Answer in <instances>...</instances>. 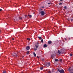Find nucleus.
<instances>
[{"instance_id":"1","label":"nucleus","mask_w":73,"mask_h":73,"mask_svg":"<svg viewBox=\"0 0 73 73\" xmlns=\"http://www.w3.org/2000/svg\"><path fill=\"white\" fill-rule=\"evenodd\" d=\"M57 70L60 73H65V72H64V70L62 69H61V70L58 69Z\"/></svg>"},{"instance_id":"2","label":"nucleus","mask_w":73,"mask_h":73,"mask_svg":"<svg viewBox=\"0 0 73 73\" xmlns=\"http://www.w3.org/2000/svg\"><path fill=\"white\" fill-rule=\"evenodd\" d=\"M42 16H44L45 15V13H44V11H41L40 12Z\"/></svg>"},{"instance_id":"3","label":"nucleus","mask_w":73,"mask_h":73,"mask_svg":"<svg viewBox=\"0 0 73 73\" xmlns=\"http://www.w3.org/2000/svg\"><path fill=\"white\" fill-rule=\"evenodd\" d=\"M61 53L63 54L64 53V52H65V50L64 49H62L61 50Z\"/></svg>"},{"instance_id":"4","label":"nucleus","mask_w":73,"mask_h":73,"mask_svg":"<svg viewBox=\"0 0 73 73\" xmlns=\"http://www.w3.org/2000/svg\"><path fill=\"white\" fill-rule=\"evenodd\" d=\"M50 64V62H48V63L46 64V66L47 67H48V66H49Z\"/></svg>"},{"instance_id":"5","label":"nucleus","mask_w":73,"mask_h":73,"mask_svg":"<svg viewBox=\"0 0 73 73\" xmlns=\"http://www.w3.org/2000/svg\"><path fill=\"white\" fill-rule=\"evenodd\" d=\"M38 44H39L37 42L36 43V44L35 45V47H36V48H38Z\"/></svg>"},{"instance_id":"6","label":"nucleus","mask_w":73,"mask_h":73,"mask_svg":"<svg viewBox=\"0 0 73 73\" xmlns=\"http://www.w3.org/2000/svg\"><path fill=\"white\" fill-rule=\"evenodd\" d=\"M30 49V47L29 46H27L26 47V49L27 50H29Z\"/></svg>"},{"instance_id":"7","label":"nucleus","mask_w":73,"mask_h":73,"mask_svg":"<svg viewBox=\"0 0 73 73\" xmlns=\"http://www.w3.org/2000/svg\"><path fill=\"white\" fill-rule=\"evenodd\" d=\"M48 43L49 44H52V41H49L48 42Z\"/></svg>"},{"instance_id":"8","label":"nucleus","mask_w":73,"mask_h":73,"mask_svg":"<svg viewBox=\"0 0 73 73\" xmlns=\"http://www.w3.org/2000/svg\"><path fill=\"white\" fill-rule=\"evenodd\" d=\"M44 48H46L47 46V45L46 44H44L43 45Z\"/></svg>"},{"instance_id":"9","label":"nucleus","mask_w":73,"mask_h":73,"mask_svg":"<svg viewBox=\"0 0 73 73\" xmlns=\"http://www.w3.org/2000/svg\"><path fill=\"white\" fill-rule=\"evenodd\" d=\"M13 55V56H15V57H17V54L16 53L14 54Z\"/></svg>"},{"instance_id":"10","label":"nucleus","mask_w":73,"mask_h":73,"mask_svg":"<svg viewBox=\"0 0 73 73\" xmlns=\"http://www.w3.org/2000/svg\"><path fill=\"white\" fill-rule=\"evenodd\" d=\"M58 53H59V54H60V53H61V52L59 50H58Z\"/></svg>"},{"instance_id":"11","label":"nucleus","mask_w":73,"mask_h":73,"mask_svg":"<svg viewBox=\"0 0 73 73\" xmlns=\"http://www.w3.org/2000/svg\"><path fill=\"white\" fill-rule=\"evenodd\" d=\"M33 54L35 57H36V53H35V52H33Z\"/></svg>"},{"instance_id":"12","label":"nucleus","mask_w":73,"mask_h":73,"mask_svg":"<svg viewBox=\"0 0 73 73\" xmlns=\"http://www.w3.org/2000/svg\"><path fill=\"white\" fill-rule=\"evenodd\" d=\"M40 70H42L44 69L43 67H41L40 68Z\"/></svg>"},{"instance_id":"13","label":"nucleus","mask_w":73,"mask_h":73,"mask_svg":"<svg viewBox=\"0 0 73 73\" xmlns=\"http://www.w3.org/2000/svg\"><path fill=\"white\" fill-rule=\"evenodd\" d=\"M38 38H39L40 40H41V39H42V38H41L40 36H38Z\"/></svg>"},{"instance_id":"14","label":"nucleus","mask_w":73,"mask_h":73,"mask_svg":"<svg viewBox=\"0 0 73 73\" xmlns=\"http://www.w3.org/2000/svg\"><path fill=\"white\" fill-rule=\"evenodd\" d=\"M19 20H22V19H23V18L21 17H19Z\"/></svg>"},{"instance_id":"15","label":"nucleus","mask_w":73,"mask_h":73,"mask_svg":"<svg viewBox=\"0 0 73 73\" xmlns=\"http://www.w3.org/2000/svg\"><path fill=\"white\" fill-rule=\"evenodd\" d=\"M28 16H29V17H32V16L31 15H28Z\"/></svg>"},{"instance_id":"16","label":"nucleus","mask_w":73,"mask_h":73,"mask_svg":"<svg viewBox=\"0 0 73 73\" xmlns=\"http://www.w3.org/2000/svg\"><path fill=\"white\" fill-rule=\"evenodd\" d=\"M3 73H7L6 71H3Z\"/></svg>"},{"instance_id":"17","label":"nucleus","mask_w":73,"mask_h":73,"mask_svg":"<svg viewBox=\"0 0 73 73\" xmlns=\"http://www.w3.org/2000/svg\"><path fill=\"white\" fill-rule=\"evenodd\" d=\"M58 61V60L57 59H55V61H56V62H57V61Z\"/></svg>"},{"instance_id":"18","label":"nucleus","mask_w":73,"mask_h":73,"mask_svg":"<svg viewBox=\"0 0 73 73\" xmlns=\"http://www.w3.org/2000/svg\"><path fill=\"white\" fill-rule=\"evenodd\" d=\"M29 51H27V54H29Z\"/></svg>"},{"instance_id":"19","label":"nucleus","mask_w":73,"mask_h":73,"mask_svg":"<svg viewBox=\"0 0 73 73\" xmlns=\"http://www.w3.org/2000/svg\"><path fill=\"white\" fill-rule=\"evenodd\" d=\"M64 8L65 9H67V7H66V6H64Z\"/></svg>"},{"instance_id":"20","label":"nucleus","mask_w":73,"mask_h":73,"mask_svg":"<svg viewBox=\"0 0 73 73\" xmlns=\"http://www.w3.org/2000/svg\"><path fill=\"white\" fill-rule=\"evenodd\" d=\"M59 5H62V3H59Z\"/></svg>"},{"instance_id":"21","label":"nucleus","mask_w":73,"mask_h":73,"mask_svg":"<svg viewBox=\"0 0 73 73\" xmlns=\"http://www.w3.org/2000/svg\"><path fill=\"white\" fill-rule=\"evenodd\" d=\"M37 48H34V50H35V51H36V50H37Z\"/></svg>"},{"instance_id":"22","label":"nucleus","mask_w":73,"mask_h":73,"mask_svg":"<svg viewBox=\"0 0 73 73\" xmlns=\"http://www.w3.org/2000/svg\"><path fill=\"white\" fill-rule=\"evenodd\" d=\"M41 42H43V39L41 40Z\"/></svg>"},{"instance_id":"23","label":"nucleus","mask_w":73,"mask_h":73,"mask_svg":"<svg viewBox=\"0 0 73 73\" xmlns=\"http://www.w3.org/2000/svg\"><path fill=\"white\" fill-rule=\"evenodd\" d=\"M27 40H31V39H30V38H27Z\"/></svg>"},{"instance_id":"24","label":"nucleus","mask_w":73,"mask_h":73,"mask_svg":"<svg viewBox=\"0 0 73 73\" xmlns=\"http://www.w3.org/2000/svg\"><path fill=\"white\" fill-rule=\"evenodd\" d=\"M72 55H73L72 54H70V56H72Z\"/></svg>"},{"instance_id":"25","label":"nucleus","mask_w":73,"mask_h":73,"mask_svg":"<svg viewBox=\"0 0 73 73\" xmlns=\"http://www.w3.org/2000/svg\"><path fill=\"white\" fill-rule=\"evenodd\" d=\"M48 73H50V71H48Z\"/></svg>"},{"instance_id":"26","label":"nucleus","mask_w":73,"mask_h":73,"mask_svg":"<svg viewBox=\"0 0 73 73\" xmlns=\"http://www.w3.org/2000/svg\"><path fill=\"white\" fill-rule=\"evenodd\" d=\"M51 57H52V58L54 57L53 56V55H52L51 56Z\"/></svg>"},{"instance_id":"27","label":"nucleus","mask_w":73,"mask_h":73,"mask_svg":"<svg viewBox=\"0 0 73 73\" xmlns=\"http://www.w3.org/2000/svg\"><path fill=\"white\" fill-rule=\"evenodd\" d=\"M65 40H66H66H67V39L66 38H65Z\"/></svg>"},{"instance_id":"28","label":"nucleus","mask_w":73,"mask_h":73,"mask_svg":"<svg viewBox=\"0 0 73 73\" xmlns=\"http://www.w3.org/2000/svg\"><path fill=\"white\" fill-rule=\"evenodd\" d=\"M42 8H44V7H42Z\"/></svg>"},{"instance_id":"29","label":"nucleus","mask_w":73,"mask_h":73,"mask_svg":"<svg viewBox=\"0 0 73 73\" xmlns=\"http://www.w3.org/2000/svg\"><path fill=\"white\" fill-rule=\"evenodd\" d=\"M71 21H73V19H71Z\"/></svg>"},{"instance_id":"30","label":"nucleus","mask_w":73,"mask_h":73,"mask_svg":"<svg viewBox=\"0 0 73 73\" xmlns=\"http://www.w3.org/2000/svg\"><path fill=\"white\" fill-rule=\"evenodd\" d=\"M2 11V9H0V11Z\"/></svg>"},{"instance_id":"31","label":"nucleus","mask_w":73,"mask_h":73,"mask_svg":"<svg viewBox=\"0 0 73 73\" xmlns=\"http://www.w3.org/2000/svg\"><path fill=\"white\" fill-rule=\"evenodd\" d=\"M68 70H69V71H70V69H68Z\"/></svg>"},{"instance_id":"32","label":"nucleus","mask_w":73,"mask_h":73,"mask_svg":"<svg viewBox=\"0 0 73 73\" xmlns=\"http://www.w3.org/2000/svg\"><path fill=\"white\" fill-rule=\"evenodd\" d=\"M17 20V19H14V20L15 21V20Z\"/></svg>"},{"instance_id":"33","label":"nucleus","mask_w":73,"mask_h":73,"mask_svg":"<svg viewBox=\"0 0 73 73\" xmlns=\"http://www.w3.org/2000/svg\"><path fill=\"white\" fill-rule=\"evenodd\" d=\"M12 40H15V39L14 38H13Z\"/></svg>"},{"instance_id":"34","label":"nucleus","mask_w":73,"mask_h":73,"mask_svg":"<svg viewBox=\"0 0 73 73\" xmlns=\"http://www.w3.org/2000/svg\"><path fill=\"white\" fill-rule=\"evenodd\" d=\"M50 4V3H48V4Z\"/></svg>"},{"instance_id":"35","label":"nucleus","mask_w":73,"mask_h":73,"mask_svg":"<svg viewBox=\"0 0 73 73\" xmlns=\"http://www.w3.org/2000/svg\"><path fill=\"white\" fill-rule=\"evenodd\" d=\"M1 32V31H0V33Z\"/></svg>"},{"instance_id":"36","label":"nucleus","mask_w":73,"mask_h":73,"mask_svg":"<svg viewBox=\"0 0 73 73\" xmlns=\"http://www.w3.org/2000/svg\"><path fill=\"white\" fill-rule=\"evenodd\" d=\"M69 40H70V38H69Z\"/></svg>"},{"instance_id":"37","label":"nucleus","mask_w":73,"mask_h":73,"mask_svg":"<svg viewBox=\"0 0 73 73\" xmlns=\"http://www.w3.org/2000/svg\"><path fill=\"white\" fill-rule=\"evenodd\" d=\"M60 0V1H62V0Z\"/></svg>"},{"instance_id":"38","label":"nucleus","mask_w":73,"mask_h":73,"mask_svg":"<svg viewBox=\"0 0 73 73\" xmlns=\"http://www.w3.org/2000/svg\"><path fill=\"white\" fill-rule=\"evenodd\" d=\"M27 15H25V17H27Z\"/></svg>"},{"instance_id":"39","label":"nucleus","mask_w":73,"mask_h":73,"mask_svg":"<svg viewBox=\"0 0 73 73\" xmlns=\"http://www.w3.org/2000/svg\"><path fill=\"white\" fill-rule=\"evenodd\" d=\"M40 11H42V9H41Z\"/></svg>"},{"instance_id":"40","label":"nucleus","mask_w":73,"mask_h":73,"mask_svg":"<svg viewBox=\"0 0 73 73\" xmlns=\"http://www.w3.org/2000/svg\"><path fill=\"white\" fill-rule=\"evenodd\" d=\"M70 73H73V72H71Z\"/></svg>"},{"instance_id":"41","label":"nucleus","mask_w":73,"mask_h":73,"mask_svg":"<svg viewBox=\"0 0 73 73\" xmlns=\"http://www.w3.org/2000/svg\"><path fill=\"white\" fill-rule=\"evenodd\" d=\"M23 57H24V56H23Z\"/></svg>"}]
</instances>
